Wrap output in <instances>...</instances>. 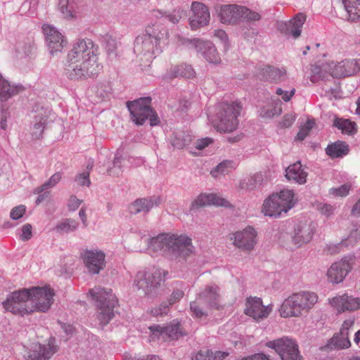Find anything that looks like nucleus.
Masks as SVG:
<instances>
[{
  "label": "nucleus",
  "mask_w": 360,
  "mask_h": 360,
  "mask_svg": "<svg viewBox=\"0 0 360 360\" xmlns=\"http://www.w3.org/2000/svg\"><path fill=\"white\" fill-rule=\"evenodd\" d=\"M100 69L93 41L86 39L75 43L68 55L67 77L74 80L86 79L97 75Z\"/></svg>",
  "instance_id": "nucleus-1"
},
{
  "label": "nucleus",
  "mask_w": 360,
  "mask_h": 360,
  "mask_svg": "<svg viewBox=\"0 0 360 360\" xmlns=\"http://www.w3.org/2000/svg\"><path fill=\"white\" fill-rule=\"evenodd\" d=\"M148 250L185 257L192 253L193 246L191 238L186 235L165 233L150 238Z\"/></svg>",
  "instance_id": "nucleus-2"
},
{
  "label": "nucleus",
  "mask_w": 360,
  "mask_h": 360,
  "mask_svg": "<svg viewBox=\"0 0 360 360\" xmlns=\"http://www.w3.org/2000/svg\"><path fill=\"white\" fill-rule=\"evenodd\" d=\"M319 301L318 295L312 291L301 290L285 298L278 309L282 318H299L308 314Z\"/></svg>",
  "instance_id": "nucleus-3"
},
{
  "label": "nucleus",
  "mask_w": 360,
  "mask_h": 360,
  "mask_svg": "<svg viewBox=\"0 0 360 360\" xmlns=\"http://www.w3.org/2000/svg\"><path fill=\"white\" fill-rule=\"evenodd\" d=\"M311 71L312 82L324 78L326 72L335 78L350 77L360 72V59H345L336 63L331 61L323 64L322 66H313Z\"/></svg>",
  "instance_id": "nucleus-4"
},
{
  "label": "nucleus",
  "mask_w": 360,
  "mask_h": 360,
  "mask_svg": "<svg viewBox=\"0 0 360 360\" xmlns=\"http://www.w3.org/2000/svg\"><path fill=\"white\" fill-rule=\"evenodd\" d=\"M89 295L97 307V319L101 325H107L114 317V308L117 299L111 289L95 287L89 290Z\"/></svg>",
  "instance_id": "nucleus-5"
},
{
  "label": "nucleus",
  "mask_w": 360,
  "mask_h": 360,
  "mask_svg": "<svg viewBox=\"0 0 360 360\" xmlns=\"http://www.w3.org/2000/svg\"><path fill=\"white\" fill-rule=\"evenodd\" d=\"M295 194L292 190H282L273 193L263 203L262 212L266 216L278 217L287 213L295 205Z\"/></svg>",
  "instance_id": "nucleus-6"
},
{
  "label": "nucleus",
  "mask_w": 360,
  "mask_h": 360,
  "mask_svg": "<svg viewBox=\"0 0 360 360\" xmlns=\"http://www.w3.org/2000/svg\"><path fill=\"white\" fill-rule=\"evenodd\" d=\"M4 310L15 316L23 317L32 314L29 288H23L9 294L2 302Z\"/></svg>",
  "instance_id": "nucleus-7"
},
{
  "label": "nucleus",
  "mask_w": 360,
  "mask_h": 360,
  "mask_svg": "<svg viewBox=\"0 0 360 360\" xmlns=\"http://www.w3.org/2000/svg\"><path fill=\"white\" fill-rule=\"evenodd\" d=\"M240 110L241 106L239 104H224L217 114V122L214 125L217 130L224 133L235 130L238 126V117L240 114Z\"/></svg>",
  "instance_id": "nucleus-8"
},
{
  "label": "nucleus",
  "mask_w": 360,
  "mask_h": 360,
  "mask_svg": "<svg viewBox=\"0 0 360 360\" xmlns=\"http://www.w3.org/2000/svg\"><path fill=\"white\" fill-rule=\"evenodd\" d=\"M164 281V276L160 269L140 271L135 277L134 288L146 296L152 295Z\"/></svg>",
  "instance_id": "nucleus-9"
},
{
  "label": "nucleus",
  "mask_w": 360,
  "mask_h": 360,
  "mask_svg": "<svg viewBox=\"0 0 360 360\" xmlns=\"http://www.w3.org/2000/svg\"><path fill=\"white\" fill-rule=\"evenodd\" d=\"M32 314L47 311L53 302L55 295L49 287H33L29 288Z\"/></svg>",
  "instance_id": "nucleus-10"
},
{
  "label": "nucleus",
  "mask_w": 360,
  "mask_h": 360,
  "mask_svg": "<svg viewBox=\"0 0 360 360\" xmlns=\"http://www.w3.org/2000/svg\"><path fill=\"white\" fill-rule=\"evenodd\" d=\"M266 345L274 349L282 360H302L298 345L295 340L283 337L269 341Z\"/></svg>",
  "instance_id": "nucleus-11"
},
{
  "label": "nucleus",
  "mask_w": 360,
  "mask_h": 360,
  "mask_svg": "<svg viewBox=\"0 0 360 360\" xmlns=\"http://www.w3.org/2000/svg\"><path fill=\"white\" fill-rule=\"evenodd\" d=\"M257 233L252 226L229 234V238L232 244L243 252L250 253L257 245Z\"/></svg>",
  "instance_id": "nucleus-12"
},
{
  "label": "nucleus",
  "mask_w": 360,
  "mask_h": 360,
  "mask_svg": "<svg viewBox=\"0 0 360 360\" xmlns=\"http://www.w3.org/2000/svg\"><path fill=\"white\" fill-rule=\"evenodd\" d=\"M355 261L354 255H348L333 263L327 271L328 280L335 284L342 282L352 271Z\"/></svg>",
  "instance_id": "nucleus-13"
},
{
  "label": "nucleus",
  "mask_w": 360,
  "mask_h": 360,
  "mask_svg": "<svg viewBox=\"0 0 360 360\" xmlns=\"http://www.w3.org/2000/svg\"><path fill=\"white\" fill-rule=\"evenodd\" d=\"M273 311V304L264 305L260 297H249L245 300L244 314L257 322L267 319Z\"/></svg>",
  "instance_id": "nucleus-14"
},
{
  "label": "nucleus",
  "mask_w": 360,
  "mask_h": 360,
  "mask_svg": "<svg viewBox=\"0 0 360 360\" xmlns=\"http://www.w3.org/2000/svg\"><path fill=\"white\" fill-rule=\"evenodd\" d=\"M191 12L189 25L192 30H198L209 25L210 13L209 8L205 4L199 1L192 2Z\"/></svg>",
  "instance_id": "nucleus-15"
},
{
  "label": "nucleus",
  "mask_w": 360,
  "mask_h": 360,
  "mask_svg": "<svg viewBox=\"0 0 360 360\" xmlns=\"http://www.w3.org/2000/svg\"><path fill=\"white\" fill-rule=\"evenodd\" d=\"M150 98H141L127 103V108L132 116L133 121L141 125L148 119V115L152 112Z\"/></svg>",
  "instance_id": "nucleus-16"
},
{
  "label": "nucleus",
  "mask_w": 360,
  "mask_h": 360,
  "mask_svg": "<svg viewBox=\"0 0 360 360\" xmlns=\"http://www.w3.org/2000/svg\"><path fill=\"white\" fill-rule=\"evenodd\" d=\"M149 330L152 334L158 338L164 340H177L181 336L186 335V333L182 328L181 323L177 320H173L169 325L166 327L160 325H153L149 327Z\"/></svg>",
  "instance_id": "nucleus-17"
},
{
  "label": "nucleus",
  "mask_w": 360,
  "mask_h": 360,
  "mask_svg": "<svg viewBox=\"0 0 360 360\" xmlns=\"http://www.w3.org/2000/svg\"><path fill=\"white\" fill-rule=\"evenodd\" d=\"M330 307L338 314L354 311L360 309V298L347 293L338 295L328 300Z\"/></svg>",
  "instance_id": "nucleus-18"
},
{
  "label": "nucleus",
  "mask_w": 360,
  "mask_h": 360,
  "mask_svg": "<svg viewBox=\"0 0 360 360\" xmlns=\"http://www.w3.org/2000/svg\"><path fill=\"white\" fill-rule=\"evenodd\" d=\"M191 49L202 54L205 60L210 63L219 64L221 63V58L216 47L209 41H204L198 38H194L188 41Z\"/></svg>",
  "instance_id": "nucleus-19"
},
{
  "label": "nucleus",
  "mask_w": 360,
  "mask_h": 360,
  "mask_svg": "<svg viewBox=\"0 0 360 360\" xmlns=\"http://www.w3.org/2000/svg\"><path fill=\"white\" fill-rule=\"evenodd\" d=\"M242 6L236 4H217L214 11L221 23L236 24L242 20Z\"/></svg>",
  "instance_id": "nucleus-20"
},
{
  "label": "nucleus",
  "mask_w": 360,
  "mask_h": 360,
  "mask_svg": "<svg viewBox=\"0 0 360 360\" xmlns=\"http://www.w3.org/2000/svg\"><path fill=\"white\" fill-rule=\"evenodd\" d=\"M58 351L55 338H51L48 343L41 345L34 343L30 349L28 358L30 360H48Z\"/></svg>",
  "instance_id": "nucleus-21"
},
{
  "label": "nucleus",
  "mask_w": 360,
  "mask_h": 360,
  "mask_svg": "<svg viewBox=\"0 0 360 360\" xmlns=\"http://www.w3.org/2000/svg\"><path fill=\"white\" fill-rule=\"evenodd\" d=\"M42 30L50 52L53 54L61 51L67 44L63 35L54 27L47 24L42 26Z\"/></svg>",
  "instance_id": "nucleus-22"
},
{
  "label": "nucleus",
  "mask_w": 360,
  "mask_h": 360,
  "mask_svg": "<svg viewBox=\"0 0 360 360\" xmlns=\"http://www.w3.org/2000/svg\"><path fill=\"white\" fill-rule=\"evenodd\" d=\"M197 296L209 307L210 309H222L219 288L217 285L214 283L207 285L200 290Z\"/></svg>",
  "instance_id": "nucleus-23"
},
{
  "label": "nucleus",
  "mask_w": 360,
  "mask_h": 360,
  "mask_svg": "<svg viewBox=\"0 0 360 360\" xmlns=\"http://www.w3.org/2000/svg\"><path fill=\"white\" fill-rule=\"evenodd\" d=\"M147 37L153 39L156 46L163 49L169 44V30L160 22L149 24L146 27Z\"/></svg>",
  "instance_id": "nucleus-24"
},
{
  "label": "nucleus",
  "mask_w": 360,
  "mask_h": 360,
  "mask_svg": "<svg viewBox=\"0 0 360 360\" xmlns=\"http://www.w3.org/2000/svg\"><path fill=\"white\" fill-rule=\"evenodd\" d=\"M134 51L140 56L145 57L147 60L152 59L155 55L162 51V49L156 46L151 39L145 37H137L134 44Z\"/></svg>",
  "instance_id": "nucleus-25"
},
{
  "label": "nucleus",
  "mask_w": 360,
  "mask_h": 360,
  "mask_svg": "<svg viewBox=\"0 0 360 360\" xmlns=\"http://www.w3.org/2000/svg\"><path fill=\"white\" fill-rule=\"evenodd\" d=\"M105 255L102 251L84 250L82 254V258L89 269L93 274H98L105 265Z\"/></svg>",
  "instance_id": "nucleus-26"
},
{
  "label": "nucleus",
  "mask_w": 360,
  "mask_h": 360,
  "mask_svg": "<svg viewBox=\"0 0 360 360\" xmlns=\"http://www.w3.org/2000/svg\"><path fill=\"white\" fill-rule=\"evenodd\" d=\"M84 6V0H59L58 8L63 18L68 20H76Z\"/></svg>",
  "instance_id": "nucleus-27"
},
{
  "label": "nucleus",
  "mask_w": 360,
  "mask_h": 360,
  "mask_svg": "<svg viewBox=\"0 0 360 360\" xmlns=\"http://www.w3.org/2000/svg\"><path fill=\"white\" fill-rule=\"evenodd\" d=\"M215 205L221 207H229L230 203L225 198H221L219 195L214 193H202L191 203V209H198L200 207Z\"/></svg>",
  "instance_id": "nucleus-28"
},
{
  "label": "nucleus",
  "mask_w": 360,
  "mask_h": 360,
  "mask_svg": "<svg viewBox=\"0 0 360 360\" xmlns=\"http://www.w3.org/2000/svg\"><path fill=\"white\" fill-rule=\"evenodd\" d=\"M313 235L314 226L311 224L302 223L295 229L292 240L297 246L300 247L310 242Z\"/></svg>",
  "instance_id": "nucleus-29"
},
{
  "label": "nucleus",
  "mask_w": 360,
  "mask_h": 360,
  "mask_svg": "<svg viewBox=\"0 0 360 360\" xmlns=\"http://www.w3.org/2000/svg\"><path fill=\"white\" fill-rule=\"evenodd\" d=\"M160 202V198L137 199L129 206V211L132 214L148 212L154 205H159Z\"/></svg>",
  "instance_id": "nucleus-30"
},
{
  "label": "nucleus",
  "mask_w": 360,
  "mask_h": 360,
  "mask_svg": "<svg viewBox=\"0 0 360 360\" xmlns=\"http://www.w3.org/2000/svg\"><path fill=\"white\" fill-rule=\"evenodd\" d=\"M307 172L300 162L290 165L285 170V176L290 181L303 184L307 181Z\"/></svg>",
  "instance_id": "nucleus-31"
},
{
  "label": "nucleus",
  "mask_w": 360,
  "mask_h": 360,
  "mask_svg": "<svg viewBox=\"0 0 360 360\" xmlns=\"http://www.w3.org/2000/svg\"><path fill=\"white\" fill-rule=\"evenodd\" d=\"M261 75L264 79L278 83L286 78V70L284 68H278L268 65L261 69Z\"/></svg>",
  "instance_id": "nucleus-32"
},
{
  "label": "nucleus",
  "mask_w": 360,
  "mask_h": 360,
  "mask_svg": "<svg viewBox=\"0 0 360 360\" xmlns=\"http://www.w3.org/2000/svg\"><path fill=\"white\" fill-rule=\"evenodd\" d=\"M195 76V72L193 68L186 64H181L172 68L167 71L165 77L173 79L176 77L193 78Z\"/></svg>",
  "instance_id": "nucleus-33"
},
{
  "label": "nucleus",
  "mask_w": 360,
  "mask_h": 360,
  "mask_svg": "<svg viewBox=\"0 0 360 360\" xmlns=\"http://www.w3.org/2000/svg\"><path fill=\"white\" fill-rule=\"evenodd\" d=\"M306 20V15L303 13L297 14L290 20L287 25V32L291 34L295 38H297L302 32V27Z\"/></svg>",
  "instance_id": "nucleus-34"
},
{
  "label": "nucleus",
  "mask_w": 360,
  "mask_h": 360,
  "mask_svg": "<svg viewBox=\"0 0 360 360\" xmlns=\"http://www.w3.org/2000/svg\"><path fill=\"white\" fill-rule=\"evenodd\" d=\"M326 153L332 158L341 157L347 154L348 146L342 141H338L329 145L326 149Z\"/></svg>",
  "instance_id": "nucleus-35"
},
{
  "label": "nucleus",
  "mask_w": 360,
  "mask_h": 360,
  "mask_svg": "<svg viewBox=\"0 0 360 360\" xmlns=\"http://www.w3.org/2000/svg\"><path fill=\"white\" fill-rule=\"evenodd\" d=\"M359 233L356 230L352 231L349 236L345 239L342 240L338 245H329L327 251L330 254L337 253L342 246L354 245L358 240Z\"/></svg>",
  "instance_id": "nucleus-36"
},
{
  "label": "nucleus",
  "mask_w": 360,
  "mask_h": 360,
  "mask_svg": "<svg viewBox=\"0 0 360 360\" xmlns=\"http://www.w3.org/2000/svg\"><path fill=\"white\" fill-rule=\"evenodd\" d=\"M205 304L202 300H200L197 296L196 300L190 304V309L191 315L193 318L201 319L207 316V311L204 310L202 304Z\"/></svg>",
  "instance_id": "nucleus-37"
},
{
  "label": "nucleus",
  "mask_w": 360,
  "mask_h": 360,
  "mask_svg": "<svg viewBox=\"0 0 360 360\" xmlns=\"http://www.w3.org/2000/svg\"><path fill=\"white\" fill-rule=\"evenodd\" d=\"M354 319L345 320L342 325L340 333L335 334L340 336V338L342 337L344 339L342 342H343V346H351V342L349 338V330L354 326Z\"/></svg>",
  "instance_id": "nucleus-38"
},
{
  "label": "nucleus",
  "mask_w": 360,
  "mask_h": 360,
  "mask_svg": "<svg viewBox=\"0 0 360 360\" xmlns=\"http://www.w3.org/2000/svg\"><path fill=\"white\" fill-rule=\"evenodd\" d=\"M344 7L351 20L354 21L360 18V0H350Z\"/></svg>",
  "instance_id": "nucleus-39"
},
{
  "label": "nucleus",
  "mask_w": 360,
  "mask_h": 360,
  "mask_svg": "<svg viewBox=\"0 0 360 360\" xmlns=\"http://www.w3.org/2000/svg\"><path fill=\"white\" fill-rule=\"evenodd\" d=\"M236 167V163L232 160H224L219 163L217 167L211 171V174L214 177H217L219 174L229 173L231 169Z\"/></svg>",
  "instance_id": "nucleus-40"
},
{
  "label": "nucleus",
  "mask_w": 360,
  "mask_h": 360,
  "mask_svg": "<svg viewBox=\"0 0 360 360\" xmlns=\"http://www.w3.org/2000/svg\"><path fill=\"white\" fill-rule=\"evenodd\" d=\"M334 125L341 129L342 132L347 134H353L356 132V124L349 120L337 119Z\"/></svg>",
  "instance_id": "nucleus-41"
},
{
  "label": "nucleus",
  "mask_w": 360,
  "mask_h": 360,
  "mask_svg": "<svg viewBox=\"0 0 360 360\" xmlns=\"http://www.w3.org/2000/svg\"><path fill=\"white\" fill-rule=\"evenodd\" d=\"M227 353L222 352H211L207 351L206 352H198L195 357V360H223L226 356Z\"/></svg>",
  "instance_id": "nucleus-42"
},
{
  "label": "nucleus",
  "mask_w": 360,
  "mask_h": 360,
  "mask_svg": "<svg viewBox=\"0 0 360 360\" xmlns=\"http://www.w3.org/2000/svg\"><path fill=\"white\" fill-rule=\"evenodd\" d=\"M281 113V108L278 102L271 103L264 106L261 111V115L265 118H271Z\"/></svg>",
  "instance_id": "nucleus-43"
},
{
  "label": "nucleus",
  "mask_w": 360,
  "mask_h": 360,
  "mask_svg": "<svg viewBox=\"0 0 360 360\" xmlns=\"http://www.w3.org/2000/svg\"><path fill=\"white\" fill-rule=\"evenodd\" d=\"M77 227L78 223L75 220L66 219L58 223L56 229L58 231L68 233L74 231L77 229Z\"/></svg>",
  "instance_id": "nucleus-44"
},
{
  "label": "nucleus",
  "mask_w": 360,
  "mask_h": 360,
  "mask_svg": "<svg viewBox=\"0 0 360 360\" xmlns=\"http://www.w3.org/2000/svg\"><path fill=\"white\" fill-rule=\"evenodd\" d=\"M47 117L46 112L44 115L41 113V115H38L39 120L34 126V132L32 134L35 139H39L42 135Z\"/></svg>",
  "instance_id": "nucleus-45"
},
{
  "label": "nucleus",
  "mask_w": 360,
  "mask_h": 360,
  "mask_svg": "<svg viewBox=\"0 0 360 360\" xmlns=\"http://www.w3.org/2000/svg\"><path fill=\"white\" fill-rule=\"evenodd\" d=\"M61 178V173L56 172L53 174L47 182L44 183L41 186L36 188L35 192L39 193L46 188L55 186L60 181Z\"/></svg>",
  "instance_id": "nucleus-46"
},
{
  "label": "nucleus",
  "mask_w": 360,
  "mask_h": 360,
  "mask_svg": "<svg viewBox=\"0 0 360 360\" xmlns=\"http://www.w3.org/2000/svg\"><path fill=\"white\" fill-rule=\"evenodd\" d=\"M352 185L350 184H345L338 188H331L329 190V195L334 197H345L351 190Z\"/></svg>",
  "instance_id": "nucleus-47"
},
{
  "label": "nucleus",
  "mask_w": 360,
  "mask_h": 360,
  "mask_svg": "<svg viewBox=\"0 0 360 360\" xmlns=\"http://www.w3.org/2000/svg\"><path fill=\"white\" fill-rule=\"evenodd\" d=\"M316 123L314 120H308L303 126L301 127L297 134V139L302 141L309 134L311 129L315 126Z\"/></svg>",
  "instance_id": "nucleus-48"
},
{
  "label": "nucleus",
  "mask_w": 360,
  "mask_h": 360,
  "mask_svg": "<svg viewBox=\"0 0 360 360\" xmlns=\"http://www.w3.org/2000/svg\"><path fill=\"white\" fill-rule=\"evenodd\" d=\"M261 15L255 12L250 10L247 7L243 6L242 9V20L247 21H257L259 20Z\"/></svg>",
  "instance_id": "nucleus-49"
},
{
  "label": "nucleus",
  "mask_w": 360,
  "mask_h": 360,
  "mask_svg": "<svg viewBox=\"0 0 360 360\" xmlns=\"http://www.w3.org/2000/svg\"><path fill=\"white\" fill-rule=\"evenodd\" d=\"M169 310V306L166 303H162L159 307L153 308L150 313L152 316L158 317L166 315Z\"/></svg>",
  "instance_id": "nucleus-50"
},
{
  "label": "nucleus",
  "mask_w": 360,
  "mask_h": 360,
  "mask_svg": "<svg viewBox=\"0 0 360 360\" xmlns=\"http://www.w3.org/2000/svg\"><path fill=\"white\" fill-rule=\"evenodd\" d=\"M122 162L121 158H115L113 161V167L108 170L110 176H118L122 172Z\"/></svg>",
  "instance_id": "nucleus-51"
},
{
  "label": "nucleus",
  "mask_w": 360,
  "mask_h": 360,
  "mask_svg": "<svg viewBox=\"0 0 360 360\" xmlns=\"http://www.w3.org/2000/svg\"><path fill=\"white\" fill-rule=\"evenodd\" d=\"M317 210L323 215L326 217H330L332 214H333L335 211V207L330 205L326 203H319L317 205Z\"/></svg>",
  "instance_id": "nucleus-52"
},
{
  "label": "nucleus",
  "mask_w": 360,
  "mask_h": 360,
  "mask_svg": "<svg viewBox=\"0 0 360 360\" xmlns=\"http://www.w3.org/2000/svg\"><path fill=\"white\" fill-rule=\"evenodd\" d=\"M26 211V207L20 205L13 207L10 213V217L12 219L16 220L23 217Z\"/></svg>",
  "instance_id": "nucleus-53"
},
{
  "label": "nucleus",
  "mask_w": 360,
  "mask_h": 360,
  "mask_svg": "<svg viewBox=\"0 0 360 360\" xmlns=\"http://www.w3.org/2000/svg\"><path fill=\"white\" fill-rule=\"evenodd\" d=\"M32 236V227L30 224H26L22 227V233L20 236V239L26 241L30 240Z\"/></svg>",
  "instance_id": "nucleus-54"
},
{
  "label": "nucleus",
  "mask_w": 360,
  "mask_h": 360,
  "mask_svg": "<svg viewBox=\"0 0 360 360\" xmlns=\"http://www.w3.org/2000/svg\"><path fill=\"white\" fill-rule=\"evenodd\" d=\"M343 340L344 339L342 337L340 338V336L335 334L333 337L330 339V344L332 346V347H334L335 349H345L350 347L351 346L342 345L343 342H342Z\"/></svg>",
  "instance_id": "nucleus-55"
},
{
  "label": "nucleus",
  "mask_w": 360,
  "mask_h": 360,
  "mask_svg": "<svg viewBox=\"0 0 360 360\" xmlns=\"http://www.w3.org/2000/svg\"><path fill=\"white\" fill-rule=\"evenodd\" d=\"M183 14L184 11L182 9L176 8L174 9L172 12H171L167 15V18L171 22H172L173 24H176L182 18Z\"/></svg>",
  "instance_id": "nucleus-56"
},
{
  "label": "nucleus",
  "mask_w": 360,
  "mask_h": 360,
  "mask_svg": "<svg viewBox=\"0 0 360 360\" xmlns=\"http://www.w3.org/2000/svg\"><path fill=\"white\" fill-rule=\"evenodd\" d=\"M295 92V89H292L290 91H283L281 88H278L276 89V94L278 96H281L282 99L285 102H288L291 98L294 96Z\"/></svg>",
  "instance_id": "nucleus-57"
},
{
  "label": "nucleus",
  "mask_w": 360,
  "mask_h": 360,
  "mask_svg": "<svg viewBox=\"0 0 360 360\" xmlns=\"http://www.w3.org/2000/svg\"><path fill=\"white\" fill-rule=\"evenodd\" d=\"M184 292L181 290H174L169 298L168 305L171 306L179 302L184 297Z\"/></svg>",
  "instance_id": "nucleus-58"
},
{
  "label": "nucleus",
  "mask_w": 360,
  "mask_h": 360,
  "mask_svg": "<svg viewBox=\"0 0 360 360\" xmlns=\"http://www.w3.org/2000/svg\"><path fill=\"white\" fill-rule=\"evenodd\" d=\"M105 48L108 52H112L117 49V41L110 36H107L105 38Z\"/></svg>",
  "instance_id": "nucleus-59"
},
{
  "label": "nucleus",
  "mask_w": 360,
  "mask_h": 360,
  "mask_svg": "<svg viewBox=\"0 0 360 360\" xmlns=\"http://www.w3.org/2000/svg\"><path fill=\"white\" fill-rule=\"evenodd\" d=\"M82 200L78 199L75 195H72L68 202V207L70 210H76L82 204Z\"/></svg>",
  "instance_id": "nucleus-60"
},
{
  "label": "nucleus",
  "mask_w": 360,
  "mask_h": 360,
  "mask_svg": "<svg viewBox=\"0 0 360 360\" xmlns=\"http://www.w3.org/2000/svg\"><path fill=\"white\" fill-rule=\"evenodd\" d=\"M214 35L215 37L220 39L224 44V46H227L228 36L224 30H214Z\"/></svg>",
  "instance_id": "nucleus-61"
},
{
  "label": "nucleus",
  "mask_w": 360,
  "mask_h": 360,
  "mask_svg": "<svg viewBox=\"0 0 360 360\" xmlns=\"http://www.w3.org/2000/svg\"><path fill=\"white\" fill-rule=\"evenodd\" d=\"M212 143V139L210 138H204L198 139L195 143V148L202 150Z\"/></svg>",
  "instance_id": "nucleus-62"
},
{
  "label": "nucleus",
  "mask_w": 360,
  "mask_h": 360,
  "mask_svg": "<svg viewBox=\"0 0 360 360\" xmlns=\"http://www.w3.org/2000/svg\"><path fill=\"white\" fill-rule=\"evenodd\" d=\"M76 181H78V184L81 186H89L90 185V180H89V173H83L82 174H79L77 179Z\"/></svg>",
  "instance_id": "nucleus-63"
},
{
  "label": "nucleus",
  "mask_w": 360,
  "mask_h": 360,
  "mask_svg": "<svg viewBox=\"0 0 360 360\" xmlns=\"http://www.w3.org/2000/svg\"><path fill=\"white\" fill-rule=\"evenodd\" d=\"M295 120V117L292 114H288L283 117L282 126L284 127H290Z\"/></svg>",
  "instance_id": "nucleus-64"
}]
</instances>
